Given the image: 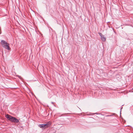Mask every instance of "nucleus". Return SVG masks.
<instances>
[{
  "label": "nucleus",
  "mask_w": 133,
  "mask_h": 133,
  "mask_svg": "<svg viewBox=\"0 0 133 133\" xmlns=\"http://www.w3.org/2000/svg\"><path fill=\"white\" fill-rule=\"evenodd\" d=\"M8 119V114H7L5 116Z\"/></svg>",
  "instance_id": "nucleus-6"
},
{
  "label": "nucleus",
  "mask_w": 133,
  "mask_h": 133,
  "mask_svg": "<svg viewBox=\"0 0 133 133\" xmlns=\"http://www.w3.org/2000/svg\"><path fill=\"white\" fill-rule=\"evenodd\" d=\"M44 124V126L45 128L49 127L50 125V124L49 123H47L46 124Z\"/></svg>",
  "instance_id": "nucleus-4"
},
{
  "label": "nucleus",
  "mask_w": 133,
  "mask_h": 133,
  "mask_svg": "<svg viewBox=\"0 0 133 133\" xmlns=\"http://www.w3.org/2000/svg\"><path fill=\"white\" fill-rule=\"evenodd\" d=\"M38 126L41 128H45V127L44 124H39L38 125Z\"/></svg>",
  "instance_id": "nucleus-5"
},
{
  "label": "nucleus",
  "mask_w": 133,
  "mask_h": 133,
  "mask_svg": "<svg viewBox=\"0 0 133 133\" xmlns=\"http://www.w3.org/2000/svg\"><path fill=\"white\" fill-rule=\"evenodd\" d=\"M9 50H10V48L9 46Z\"/></svg>",
  "instance_id": "nucleus-8"
},
{
  "label": "nucleus",
  "mask_w": 133,
  "mask_h": 133,
  "mask_svg": "<svg viewBox=\"0 0 133 133\" xmlns=\"http://www.w3.org/2000/svg\"><path fill=\"white\" fill-rule=\"evenodd\" d=\"M18 76L19 78H21V77L20 76Z\"/></svg>",
  "instance_id": "nucleus-7"
},
{
  "label": "nucleus",
  "mask_w": 133,
  "mask_h": 133,
  "mask_svg": "<svg viewBox=\"0 0 133 133\" xmlns=\"http://www.w3.org/2000/svg\"><path fill=\"white\" fill-rule=\"evenodd\" d=\"M132 90H133V88H132Z\"/></svg>",
  "instance_id": "nucleus-12"
},
{
  "label": "nucleus",
  "mask_w": 133,
  "mask_h": 133,
  "mask_svg": "<svg viewBox=\"0 0 133 133\" xmlns=\"http://www.w3.org/2000/svg\"><path fill=\"white\" fill-rule=\"evenodd\" d=\"M9 120L11 122L16 123L19 122L18 119L16 118L15 117H13L9 115Z\"/></svg>",
  "instance_id": "nucleus-2"
},
{
  "label": "nucleus",
  "mask_w": 133,
  "mask_h": 133,
  "mask_svg": "<svg viewBox=\"0 0 133 133\" xmlns=\"http://www.w3.org/2000/svg\"><path fill=\"white\" fill-rule=\"evenodd\" d=\"M95 114H98L97 113H96Z\"/></svg>",
  "instance_id": "nucleus-10"
},
{
  "label": "nucleus",
  "mask_w": 133,
  "mask_h": 133,
  "mask_svg": "<svg viewBox=\"0 0 133 133\" xmlns=\"http://www.w3.org/2000/svg\"><path fill=\"white\" fill-rule=\"evenodd\" d=\"M1 43L3 47L8 50V43L7 42L4 40H2Z\"/></svg>",
  "instance_id": "nucleus-1"
},
{
  "label": "nucleus",
  "mask_w": 133,
  "mask_h": 133,
  "mask_svg": "<svg viewBox=\"0 0 133 133\" xmlns=\"http://www.w3.org/2000/svg\"><path fill=\"white\" fill-rule=\"evenodd\" d=\"M122 108H123V107H122L121 108V109H122Z\"/></svg>",
  "instance_id": "nucleus-9"
},
{
  "label": "nucleus",
  "mask_w": 133,
  "mask_h": 133,
  "mask_svg": "<svg viewBox=\"0 0 133 133\" xmlns=\"http://www.w3.org/2000/svg\"><path fill=\"white\" fill-rule=\"evenodd\" d=\"M7 2H8V0H7Z\"/></svg>",
  "instance_id": "nucleus-11"
},
{
  "label": "nucleus",
  "mask_w": 133,
  "mask_h": 133,
  "mask_svg": "<svg viewBox=\"0 0 133 133\" xmlns=\"http://www.w3.org/2000/svg\"><path fill=\"white\" fill-rule=\"evenodd\" d=\"M98 34L101 37V40L103 41H105L106 39L105 37H104V35H102L101 33L99 32Z\"/></svg>",
  "instance_id": "nucleus-3"
}]
</instances>
